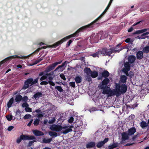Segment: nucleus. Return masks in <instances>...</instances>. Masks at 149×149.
<instances>
[{
	"label": "nucleus",
	"instance_id": "nucleus-57",
	"mask_svg": "<svg viewBox=\"0 0 149 149\" xmlns=\"http://www.w3.org/2000/svg\"><path fill=\"white\" fill-rule=\"evenodd\" d=\"M72 42V40H69L66 44V47H69L71 43Z\"/></svg>",
	"mask_w": 149,
	"mask_h": 149
},
{
	"label": "nucleus",
	"instance_id": "nucleus-7",
	"mask_svg": "<svg viewBox=\"0 0 149 149\" xmlns=\"http://www.w3.org/2000/svg\"><path fill=\"white\" fill-rule=\"evenodd\" d=\"M109 8H108L107 7L106 9H105L103 12L102 13V14L97 19H96L95 20L93 21L91 23L86 25V26H83L81 28H82L83 30H85L86 29H87L88 28H92L93 27V25L96 23L102 17V16L106 12Z\"/></svg>",
	"mask_w": 149,
	"mask_h": 149
},
{
	"label": "nucleus",
	"instance_id": "nucleus-18",
	"mask_svg": "<svg viewBox=\"0 0 149 149\" xmlns=\"http://www.w3.org/2000/svg\"><path fill=\"white\" fill-rule=\"evenodd\" d=\"M128 62L131 64L134 63L136 60V57L134 55H130L128 58Z\"/></svg>",
	"mask_w": 149,
	"mask_h": 149
},
{
	"label": "nucleus",
	"instance_id": "nucleus-59",
	"mask_svg": "<svg viewBox=\"0 0 149 149\" xmlns=\"http://www.w3.org/2000/svg\"><path fill=\"white\" fill-rule=\"evenodd\" d=\"M25 110L27 112H31L32 111L31 109L29 107L26 108H25Z\"/></svg>",
	"mask_w": 149,
	"mask_h": 149
},
{
	"label": "nucleus",
	"instance_id": "nucleus-61",
	"mask_svg": "<svg viewBox=\"0 0 149 149\" xmlns=\"http://www.w3.org/2000/svg\"><path fill=\"white\" fill-rule=\"evenodd\" d=\"M87 79L89 82L91 81H92V78L90 75H88Z\"/></svg>",
	"mask_w": 149,
	"mask_h": 149
},
{
	"label": "nucleus",
	"instance_id": "nucleus-37",
	"mask_svg": "<svg viewBox=\"0 0 149 149\" xmlns=\"http://www.w3.org/2000/svg\"><path fill=\"white\" fill-rule=\"evenodd\" d=\"M143 51L145 53H148L149 52V46L145 47L143 48Z\"/></svg>",
	"mask_w": 149,
	"mask_h": 149
},
{
	"label": "nucleus",
	"instance_id": "nucleus-64",
	"mask_svg": "<svg viewBox=\"0 0 149 149\" xmlns=\"http://www.w3.org/2000/svg\"><path fill=\"white\" fill-rule=\"evenodd\" d=\"M130 38H127L126 39L125 41V42L126 43H129L130 42Z\"/></svg>",
	"mask_w": 149,
	"mask_h": 149
},
{
	"label": "nucleus",
	"instance_id": "nucleus-6",
	"mask_svg": "<svg viewBox=\"0 0 149 149\" xmlns=\"http://www.w3.org/2000/svg\"><path fill=\"white\" fill-rule=\"evenodd\" d=\"M62 62V61L61 60L58 62H56L53 63L47 67L46 68V69L44 71V72L46 73L45 74L46 76V77H47L49 76L52 75L53 74H54L53 72H51L49 73H47L53 70L57 65L61 64Z\"/></svg>",
	"mask_w": 149,
	"mask_h": 149
},
{
	"label": "nucleus",
	"instance_id": "nucleus-63",
	"mask_svg": "<svg viewBox=\"0 0 149 149\" xmlns=\"http://www.w3.org/2000/svg\"><path fill=\"white\" fill-rule=\"evenodd\" d=\"M141 33L140 30L136 31L135 32L133 33L134 34H138Z\"/></svg>",
	"mask_w": 149,
	"mask_h": 149
},
{
	"label": "nucleus",
	"instance_id": "nucleus-29",
	"mask_svg": "<svg viewBox=\"0 0 149 149\" xmlns=\"http://www.w3.org/2000/svg\"><path fill=\"white\" fill-rule=\"evenodd\" d=\"M140 126L142 128H144L145 127L148 126V125L147 123L143 121H142L140 123Z\"/></svg>",
	"mask_w": 149,
	"mask_h": 149
},
{
	"label": "nucleus",
	"instance_id": "nucleus-60",
	"mask_svg": "<svg viewBox=\"0 0 149 149\" xmlns=\"http://www.w3.org/2000/svg\"><path fill=\"white\" fill-rule=\"evenodd\" d=\"M14 128V127L13 126H11L8 127V130L9 131H11L12 130H13Z\"/></svg>",
	"mask_w": 149,
	"mask_h": 149
},
{
	"label": "nucleus",
	"instance_id": "nucleus-16",
	"mask_svg": "<svg viewBox=\"0 0 149 149\" xmlns=\"http://www.w3.org/2000/svg\"><path fill=\"white\" fill-rule=\"evenodd\" d=\"M136 131V129L134 127L130 128L128 129L127 131V133L129 136H132L134 135Z\"/></svg>",
	"mask_w": 149,
	"mask_h": 149
},
{
	"label": "nucleus",
	"instance_id": "nucleus-3",
	"mask_svg": "<svg viewBox=\"0 0 149 149\" xmlns=\"http://www.w3.org/2000/svg\"><path fill=\"white\" fill-rule=\"evenodd\" d=\"M39 78H37L34 80L32 78L28 79L24 82V85L22 88V89H26L33 85L37 83L38 82Z\"/></svg>",
	"mask_w": 149,
	"mask_h": 149
},
{
	"label": "nucleus",
	"instance_id": "nucleus-31",
	"mask_svg": "<svg viewBox=\"0 0 149 149\" xmlns=\"http://www.w3.org/2000/svg\"><path fill=\"white\" fill-rule=\"evenodd\" d=\"M124 73L127 76L129 77L130 78H132L134 76V73L132 71H130L129 73L128 72V71H127V72Z\"/></svg>",
	"mask_w": 149,
	"mask_h": 149
},
{
	"label": "nucleus",
	"instance_id": "nucleus-58",
	"mask_svg": "<svg viewBox=\"0 0 149 149\" xmlns=\"http://www.w3.org/2000/svg\"><path fill=\"white\" fill-rule=\"evenodd\" d=\"M48 83L52 86H54L55 85V83L52 81H48Z\"/></svg>",
	"mask_w": 149,
	"mask_h": 149
},
{
	"label": "nucleus",
	"instance_id": "nucleus-54",
	"mask_svg": "<svg viewBox=\"0 0 149 149\" xmlns=\"http://www.w3.org/2000/svg\"><path fill=\"white\" fill-rule=\"evenodd\" d=\"M47 78V77L45 75H42V77L40 79V81H42L46 79Z\"/></svg>",
	"mask_w": 149,
	"mask_h": 149
},
{
	"label": "nucleus",
	"instance_id": "nucleus-13",
	"mask_svg": "<svg viewBox=\"0 0 149 149\" xmlns=\"http://www.w3.org/2000/svg\"><path fill=\"white\" fill-rule=\"evenodd\" d=\"M50 129L52 130L59 132L62 129V127L61 126L59 125H55L52 126Z\"/></svg>",
	"mask_w": 149,
	"mask_h": 149
},
{
	"label": "nucleus",
	"instance_id": "nucleus-35",
	"mask_svg": "<svg viewBox=\"0 0 149 149\" xmlns=\"http://www.w3.org/2000/svg\"><path fill=\"white\" fill-rule=\"evenodd\" d=\"M68 61H65L64 63H63L61 65H59L54 70V71H55L57 70H58L59 68H61L63 67L66 64L68 63Z\"/></svg>",
	"mask_w": 149,
	"mask_h": 149
},
{
	"label": "nucleus",
	"instance_id": "nucleus-20",
	"mask_svg": "<svg viewBox=\"0 0 149 149\" xmlns=\"http://www.w3.org/2000/svg\"><path fill=\"white\" fill-rule=\"evenodd\" d=\"M42 95V93L41 92H38L35 93L33 95V98H35L36 100H38L39 97Z\"/></svg>",
	"mask_w": 149,
	"mask_h": 149
},
{
	"label": "nucleus",
	"instance_id": "nucleus-34",
	"mask_svg": "<svg viewBox=\"0 0 149 149\" xmlns=\"http://www.w3.org/2000/svg\"><path fill=\"white\" fill-rule=\"evenodd\" d=\"M68 61H65L64 63H63L61 65H59L54 70V71H55L57 70H58L59 68H61L63 67L66 64L68 63Z\"/></svg>",
	"mask_w": 149,
	"mask_h": 149
},
{
	"label": "nucleus",
	"instance_id": "nucleus-42",
	"mask_svg": "<svg viewBox=\"0 0 149 149\" xmlns=\"http://www.w3.org/2000/svg\"><path fill=\"white\" fill-rule=\"evenodd\" d=\"M49 134L51 136H54L56 137L57 136V134L56 132H49Z\"/></svg>",
	"mask_w": 149,
	"mask_h": 149
},
{
	"label": "nucleus",
	"instance_id": "nucleus-41",
	"mask_svg": "<svg viewBox=\"0 0 149 149\" xmlns=\"http://www.w3.org/2000/svg\"><path fill=\"white\" fill-rule=\"evenodd\" d=\"M141 135V134L140 133H137V134L134 135L132 138V139L133 141H134L139 136Z\"/></svg>",
	"mask_w": 149,
	"mask_h": 149
},
{
	"label": "nucleus",
	"instance_id": "nucleus-15",
	"mask_svg": "<svg viewBox=\"0 0 149 149\" xmlns=\"http://www.w3.org/2000/svg\"><path fill=\"white\" fill-rule=\"evenodd\" d=\"M109 140V139L108 138H105L104 140L102 141H101L97 143L96 146L98 148H100L102 147L104 144L108 142Z\"/></svg>",
	"mask_w": 149,
	"mask_h": 149
},
{
	"label": "nucleus",
	"instance_id": "nucleus-43",
	"mask_svg": "<svg viewBox=\"0 0 149 149\" xmlns=\"http://www.w3.org/2000/svg\"><path fill=\"white\" fill-rule=\"evenodd\" d=\"M40 120L39 119H36L34 121L33 124L35 126L38 125L39 123Z\"/></svg>",
	"mask_w": 149,
	"mask_h": 149
},
{
	"label": "nucleus",
	"instance_id": "nucleus-47",
	"mask_svg": "<svg viewBox=\"0 0 149 149\" xmlns=\"http://www.w3.org/2000/svg\"><path fill=\"white\" fill-rule=\"evenodd\" d=\"M36 140H33L31 141H29L28 145V147H29L31 146L35 142H36Z\"/></svg>",
	"mask_w": 149,
	"mask_h": 149
},
{
	"label": "nucleus",
	"instance_id": "nucleus-30",
	"mask_svg": "<svg viewBox=\"0 0 149 149\" xmlns=\"http://www.w3.org/2000/svg\"><path fill=\"white\" fill-rule=\"evenodd\" d=\"M84 71L87 75H89L90 74H91V72H92V71L90 68L88 67L85 68Z\"/></svg>",
	"mask_w": 149,
	"mask_h": 149
},
{
	"label": "nucleus",
	"instance_id": "nucleus-38",
	"mask_svg": "<svg viewBox=\"0 0 149 149\" xmlns=\"http://www.w3.org/2000/svg\"><path fill=\"white\" fill-rule=\"evenodd\" d=\"M149 34V32H146V33H143L140 36V38L143 39L146 38V37H147L148 36H147V35L148 34Z\"/></svg>",
	"mask_w": 149,
	"mask_h": 149
},
{
	"label": "nucleus",
	"instance_id": "nucleus-27",
	"mask_svg": "<svg viewBox=\"0 0 149 149\" xmlns=\"http://www.w3.org/2000/svg\"><path fill=\"white\" fill-rule=\"evenodd\" d=\"M52 138L47 139H46L45 138H43L42 142L45 143H49L52 141Z\"/></svg>",
	"mask_w": 149,
	"mask_h": 149
},
{
	"label": "nucleus",
	"instance_id": "nucleus-10",
	"mask_svg": "<svg viewBox=\"0 0 149 149\" xmlns=\"http://www.w3.org/2000/svg\"><path fill=\"white\" fill-rule=\"evenodd\" d=\"M22 140H31L36 139L35 136H29L28 135H24L23 134L20 135Z\"/></svg>",
	"mask_w": 149,
	"mask_h": 149
},
{
	"label": "nucleus",
	"instance_id": "nucleus-40",
	"mask_svg": "<svg viewBox=\"0 0 149 149\" xmlns=\"http://www.w3.org/2000/svg\"><path fill=\"white\" fill-rule=\"evenodd\" d=\"M72 131V129L70 127L64 130L63 132V133L64 134H66L69 132Z\"/></svg>",
	"mask_w": 149,
	"mask_h": 149
},
{
	"label": "nucleus",
	"instance_id": "nucleus-4",
	"mask_svg": "<svg viewBox=\"0 0 149 149\" xmlns=\"http://www.w3.org/2000/svg\"><path fill=\"white\" fill-rule=\"evenodd\" d=\"M62 62V61L61 60L58 62H56L53 63L47 67L46 68V69L44 71V72L46 73L45 74L46 76V77H47L49 76L52 75L53 74H54L53 72H51L49 73H47L53 70L57 65L61 64Z\"/></svg>",
	"mask_w": 149,
	"mask_h": 149
},
{
	"label": "nucleus",
	"instance_id": "nucleus-5",
	"mask_svg": "<svg viewBox=\"0 0 149 149\" xmlns=\"http://www.w3.org/2000/svg\"><path fill=\"white\" fill-rule=\"evenodd\" d=\"M62 62V61L61 60L58 62H56L53 63L47 67L46 68V69L44 71V72L46 73L45 74L46 76V77H47L49 76L52 75L53 74H54L53 72H51L49 73H47L53 70L57 65L61 64Z\"/></svg>",
	"mask_w": 149,
	"mask_h": 149
},
{
	"label": "nucleus",
	"instance_id": "nucleus-22",
	"mask_svg": "<svg viewBox=\"0 0 149 149\" xmlns=\"http://www.w3.org/2000/svg\"><path fill=\"white\" fill-rule=\"evenodd\" d=\"M95 142H91L88 143L86 145V147L87 148H93L95 146Z\"/></svg>",
	"mask_w": 149,
	"mask_h": 149
},
{
	"label": "nucleus",
	"instance_id": "nucleus-48",
	"mask_svg": "<svg viewBox=\"0 0 149 149\" xmlns=\"http://www.w3.org/2000/svg\"><path fill=\"white\" fill-rule=\"evenodd\" d=\"M28 100V97L26 96H25L23 97V99L22 100L24 102H27V101Z\"/></svg>",
	"mask_w": 149,
	"mask_h": 149
},
{
	"label": "nucleus",
	"instance_id": "nucleus-53",
	"mask_svg": "<svg viewBox=\"0 0 149 149\" xmlns=\"http://www.w3.org/2000/svg\"><path fill=\"white\" fill-rule=\"evenodd\" d=\"M69 84L72 87H75V83L74 82H71L69 83Z\"/></svg>",
	"mask_w": 149,
	"mask_h": 149
},
{
	"label": "nucleus",
	"instance_id": "nucleus-55",
	"mask_svg": "<svg viewBox=\"0 0 149 149\" xmlns=\"http://www.w3.org/2000/svg\"><path fill=\"white\" fill-rule=\"evenodd\" d=\"M60 77L62 79H63L64 80H66V78L65 77L64 75L63 74H60Z\"/></svg>",
	"mask_w": 149,
	"mask_h": 149
},
{
	"label": "nucleus",
	"instance_id": "nucleus-33",
	"mask_svg": "<svg viewBox=\"0 0 149 149\" xmlns=\"http://www.w3.org/2000/svg\"><path fill=\"white\" fill-rule=\"evenodd\" d=\"M118 146V143H113L111 145L109 146L108 147L109 149H113L114 148H116Z\"/></svg>",
	"mask_w": 149,
	"mask_h": 149
},
{
	"label": "nucleus",
	"instance_id": "nucleus-23",
	"mask_svg": "<svg viewBox=\"0 0 149 149\" xmlns=\"http://www.w3.org/2000/svg\"><path fill=\"white\" fill-rule=\"evenodd\" d=\"M143 57V53L142 51H139L136 54V58L138 59H141Z\"/></svg>",
	"mask_w": 149,
	"mask_h": 149
},
{
	"label": "nucleus",
	"instance_id": "nucleus-51",
	"mask_svg": "<svg viewBox=\"0 0 149 149\" xmlns=\"http://www.w3.org/2000/svg\"><path fill=\"white\" fill-rule=\"evenodd\" d=\"M73 120H74L73 118L71 116L70 118H69L68 119V123H72L74 121Z\"/></svg>",
	"mask_w": 149,
	"mask_h": 149
},
{
	"label": "nucleus",
	"instance_id": "nucleus-46",
	"mask_svg": "<svg viewBox=\"0 0 149 149\" xmlns=\"http://www.w3.org/2000/svg\"><path fill=\"white\" fill-rule=\"evenodd\" d=\"M29 106L27 102H24L22 104V107H25L26 108L28 107Z\"/></svg>",
	"mask_w": 149,
	"mask_h": 149
},
{
	"label": "nucleus",
	"instance_id": "nucleus-12",
	"mask_svg": "<svg viewBox=\"0 0 149 149\" xmlns=\"http://www.w3.org/2000/svg\"><path fill=\"white\" fill-rule=\"evenodd\" d=\"M127 87L126 85L123 84L121 85V87L120 89V94L122 93H125L127 90Z\"/></svg>",
	"mask_w": 149,
	"mask_h": 149
},
{
	"label": "nucleus",
	"instance_id": "nucleus-1",
	"mask_svg": "<svg viewBox=\"0 0 149 149\" xmlns=\"http://www.w3.org/2000/svg\"><path fill=\"white\" fill-rule=\"evenodd\" d=\"M83 31L84 30H83L82 28H80L74 33L67 36L63 38L60 41L56 42L53 45H51V47H56L59 45L61 44L64 41L67 40L68 39L71 38L78 36H79V32L80 31Z\"/></svg>",
	"mask_w": 149,
	"mask_h": 149
},
{
	"label": "nucleus",
	"instance_id": "nucleus-8",
	"mask_svg": "<svg viewBox=\"0 0 149 149\" xmlns=\"http://www.w3.org/2000/svg\"><path fill=\"white\" fill-rule=\"evenodd\" d=\"M110 80L108 78H104L99 85V87L100 89L104 91L108 88L110 89V85L109 84Z\"/></svg>",
	"mask_w": 149,
	"mask_h": 149
},
{
	"label": "nucleus",
	"instance_id": "nucleus-25",
	"mask_svg": "<svg viewBox=\"0 0 149 149\" xmlns=\"http://www.w3.org/2000/svg\"><path fill=\"white\" fill-rule=\"evenodd\" d=\"M98 72L95 70L92 71L91 74V77L94 78L98 76Z\"/></svg>",
	"mask_w": 149,
	"mask_h": 149
},
{
	"label": "nucleus",
	"instance_id": "nucleus-21",
	"mask_svg": "<svg viewBox=\"0 0 149 149\" xmlns=\"http://www.w3.org/2000/svg\"><path fill=\"white\" fill-rule=\"evenodd\" d=\"M22 99L23 97L22 95H17L15 96V100L16 102L19 103L22 100Z\"/></svg>",
	"mask_w": 149,
	"mask_h": 149
},
{
	"label": "nucleus",
	"instance_id": "nucleus-52",
	"mask_svg": "<svg viewBox=\"0 0 149 149\" xmlns=\"http://www.w3.org/2000/svg\"><path fill=\"white\" fill-rule=\"evenodd\" d=\"M48 84V81H43L41 82L40 83V84L41 85H47Z\"/></svg>",
	"mask_w": 149,
	"mask_h": 149
},
{
	"label": "nucleus",
	"instance_id": "nucleus-28",
	"mask_svg": "<svg viewBox=\"0 0 149 149\" xmlns=\"http://www.w3.org/2000/svg\"><path fill=\"white\" fill-rule=\"evenodd\" d=\"M14 99L13 97L11 98L7 103V107L9 108L11 107V106L13 102Z\"/></svg>",
	"mask_w": 149,
	"mask_h": 149
},
{
	"label": "nucleus",
	"instance_id": "nucleus-9",
	"mask_svg": "<svg viewBox=\"0 0 149 149\" xmlns=\"http://www.w3.org/2000/svg\"><path fill=\"white\" fill-rule=\"evenodd\" d=\"M115 90H111L110 88H108L102 91V93L104 94H107L109 97H111L117 94Z\"/></svg>",
	"mask_w": 149,
	"mask_h": 149
},
{
	"label": "nucleus",
	"instance_id": "nucleus-32",
	"mask_svg": "<svg viewBox=\"0 0 149 149\" xmlns=\"http://www.w3.org/2000/svg\"><path fill=\"white\" fill-rule=\"evenodd\" d=\"M75 80L77 83H80L81 82L82 78L81 77L76 76L75 79Z\"/></svg>",
	"mask_w": 149,
	"mask_h": 149
},
{
	"label": "nucleus",
	"instance_id": "nucleus-17",
	"mask_svg": "<svg viewBox=\"0 0 149 149\" xmlns=\"http://www.w3.org/2000/svg\"><path fill=\"white\" fill-rule=\"evenodd\" d=\"M129 135L128 133L125 132H123L121 134L122 139L123 141H125L129 139Z\"/></svg>",
	"mask_w": 149,
	"mask_h": 149
},
{
	"label": "nucleus",
	"instance_id": "nucleus-14",
	"mask_svg": "<svg viewBox=\"0 0 149 149\" xmlns=\"http://www.w3.org/2000/svg\"><path fill=\"white\" fill-rule=\"evenodd\" d=\"M32 132L36 136H42L44 135V133L42 132L36 130H32Z\"/></svg>",
	"mask_w": 149,
	"mask_h": 149
},
{
	"label": "nucleus",
	"instance_id": "nucleus-36",
	"mask_svg": "<svg viewBox=\"0 0 149 149\" xmlns=\"http://www.w3.org/2000/svg\"><path fill=\"white\" fill-rule=\"evenodd\" d=\"M68 61H65L64 63H63L61 65H59L54 70V71H55L57 70H58L59 68H61L63 67L66 64L68 63Z\"/></svg>",
	"mask_w": 149,
	"mask_h": 149
},
{
	"label": "nucleus",
	"instance_id": "nucleus-56",
	"mask_svg": "<svg viewBox=\"0 0 149 149\" xmlns=\"http://www.w3.org/2000/svg\"><path fill=\"white\" fill-rule=\"evenodd\" d=\"M47 47L46 46H44L43 47H40L38 48L37 50L38 51H39L40 50L42 49H46Z\"/></svg>",
	"mask_w": 149,
	"mask_h": 149
},
{
	"label": "nucleus",
	"instance_id": "nucleus-62",
	"mask_svg": "<svg viewBox=\"0 0 149 149\" xmlns=\"http://www.w3.org/2000/svg\"><path fill=\"white\" fill-rule=\"evenodd\" d=\"M33 121V119H32L30 121H29V123L28 124L27 126L29 127H30L31 125V123H32Z\"/></svg>",
	"mask_w": 149,
	"mask_h": 149
},
{
	"label": "nucleus",
	"instance_id": "nucleus-26",
	"mask_svg": "<svg viewBox=\"0 0 149 149\" xmlns=\"http://www.w3.org/2000/svg\"><path fill=\"white\" fill-rule=\"evenodd\" d=\"M127 79V77L125 75H122L121 76L120 81L123 84L125 83Z\"/></svg>",
	"mask_w": 149,
	"mask_h": 149
},
{
	"label": "nucleus",
	"instance_id": "nucleus-45",
	"mask_svg": "<svg viewBox=\"0 0 149 149\" xmlns=\"http://www.w3.org/2000/svg\"><path fill=\"white\" fill-rule=\"evenodd\" d=\"M31 115L30 114H26L24 117L25 119H28L31 117Z\"/></svg>",
	"mask_w": 149,
	"mask_h": 149
},
{
	"label": "nucleus",
	"instance_id": "nucleus-11",
	"mask_svg": "<svg viewBox=\"0 0 149 149\" xmlns=\"http://www.w3.org/2000/svg\"><path fill=\"white\" fill-rule=\"evenodd\" d=\"M124 68L123 69V71L124 72H127V71H129L131 68L130 65V63L128 62L125 63L124 64Z\"/></svg>",
	"mask_w": 149,
	"mask_h": 149
},
{
	"label": "nucleus",
	"instance_id": "nucleus-50",
	"mask_svg": "<svg viewBox=\"0 0 149 149\" xmlns=\"http://www.w3.org/2000/svg\"><path fill=\"white\" fill-rule=\"evenodd\" d=\"M42 60H43V58L41 57L39 59L36 60L35 61H34L35 62V64H37L38 63H39L40 61H42Z\"/></svg>",
	"mask_w": 149,
	"mask_h": 149
},
{
	"label": "nucleus",
	"instance_id": "nucleus-2",
	"mask_svg": "<svg viewBox=\"0 0 149 149\" xmlns=\"http://www.w3.org/2000/svg\"><path fill=\"white\" fill-rule=\"evenodd\" d=\"M116 50L112 49H107V48H103L101 50L99 51L96 52L95 53L92 54L91 56L94 57L98 56L99 54H102L104 56H110V54L116 52Z\"/></svg>",
	"mask_w": 149,
	"mask_h": 149
},
{
	"label": "nucleus",
	"instance_id": "nucleus-49",
	"mask_svg": "<svg viewBox=\"0 0 149 149\" xmlns=\"http://www.w3.org/2000/svg\"><path fill=\"white\" fill-rule=\"evenodd\" d=\"M22 140V138L20 136L16 140V142L17 143L19 144L21 142V141Z\"/></svg>",
	"mask_w": 149,
	"mask_h": 149
},
{
	"label": "nucleus",
	"instance_id": "nucleus-19",
	"mask_svg": "<svg viewBox=\"0 0 149 149\" xmlns=\"http://www.w3.org/2000/svg\"><path fill=\"white\" fill-rule=\"evenodd\" d=\"M101 75L102 77L105 78H108L107 77L110 75V73L108 71L104 70L102 73Z\"/></svg>",
	"mask_w": 149,
	"mask_h": 149
},
{
	"label": "nucleus",
	"instance_id": "nucleus-39",
	"mask_svg": "<svg viewBox=\"0 0 149 149\" xmlns=\"http://www.w3.org/2000/svg\"><path fill=\"white\" fill-rule=\"evenodd\" d=\"M55 88L56 90H57L60 93H61L63 92V89H62L61 87V86H56L55 87Z\"/></svg>",
	"mask_w": 149,
	"mask_h": 149
},
{
	"label": "nucleus",
	"instance_id": "nucleus-44",
	"mask_svg": "<svg viewBox=\"0 0 149 149\" xmlns=\"http://www.w3.org/2000/svg\"><path fill=\"white\" fill-rule=\"evenodd\" d=\"M6 118L8 121H11L12 120L13 116L12 115H8L6 116Z\"/></svg>",
	"mask_w": 149,
	"mask_h": 149
},
{
	"label": "nucleus",
	"instance_id": "nucleus-24",
	"mask_svg": "<svg viewBox=\"0 0 149 149\" xmlns=\"http://www.w3.org/2000/svg\"><path fill=\"white\" fill-rule=\"evenodd\" d=\"M121 87V85L119 84L116 83V92L118 95H120V91Z\"/></svg>",
	"mask_w": 149,
	"mask_h": 149
}]
</instances>
